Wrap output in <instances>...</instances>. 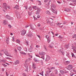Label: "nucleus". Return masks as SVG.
<instances>
[{"instance_id": "obj_1", "label": "nucleus", "mask_w": 76, "mask_h": 76, "mask_svg": "<svg viewBox=\"0 0 76 76\" xmlns=\"http://www.w3.org/2000/svg\"><path fill=\"white\" fill-rule=\"evenodd\" d=\"M56 5L55 4H52L51 6V9L52 10V12H53L54 13H55L56 15H57V10L53 9V8L56 9Z\"/></svg>"}, {"instance_id": "obj_2", "label": "nucleus", "mask_w": 76, "mask_h": 76, "mask_svg": "<svg viewBox=\"0 0 76 76\" xmlns=\"http://www.w3.org/2000/svg\"><path fill=\"white\" fill-rule=\"evenodd\" d=\"M66 50L64 48L60 49L58 50V52L59 53H61L63 55H64V52L66 51Z\"/></svg>"}, {"instance_id": "obj_3", "label": "nucleus", "mask_w": 76, "mask_h": 76, "mask_svg": "<svg viewBox=\"0 0 76 76\" xmlns=\"http://www.w3.org/2000/svg\"><path fill=\"white\" fill-rule=\"evenodd\" d=\"M39 54L41 56H42L41 57V58H43V60H44L45 59L44 58V56L46 54V53L44 52H43L42 51H41L39 52Z\"/></svg>"}, {"instance_id": "obj_4", "label": "nucleus", "mask_w": 76, "mask_h": 76, "mask_svg": "<svg viewBox=\"0 0 76 76\" xmlns=\"http://www.w3.org/2000/svg\"><path fill=\"white\" fill-rule=\"evenodd\" d=\"M20 32L21 35L24 36V35L26 33V30H22L20 31Z\"/></svg>"}, {"instance_id": "obj_5", "label": "nucleus", "mask_w": 76, "mask_h": 76, "mask_svg": "<svg viewBox=\"0 0 76 76\" xmlns=\"http://www.w3.org/2000/svg\"><path fill=\"white\" fill-rule=\"evenodd\" d=\"M3 7L4 9L5 10H7V4L6 3H3Z\"/></svg>"}, {"instance_id": "obj_6", "label": "nucleus", "mask_w": 76, "mask_h": 76, "mask_svg": "<svg viewBox=\"0 0 76 76\" xmlns=\"http://www.w3.org/2000/svg\"><path fill=\"white\" fill-rule=\"evenodd\" d=\"M6 18L8 19L9 20H12L13 18L11 17H10V16L7 15L6 16Z\"/></svg>"}, {"instance_id": "obj_7", "label": "nucleus", "mask_w": 76, "mask_h": 76, "mask_svg": "<svg viewBox=\"0 0 76 76\" xmlns=\"http://www.w3.org/2000/svg\"><path fill=\"white\" fill-rule=\"evenodd\" d=\"M73 65H69L68 67V70H72V69L73 68Z\"/></svg>"}, {"instance_id": "obj_8", "label": "nucleus", "mask_w": 76, "mask_h": 76, "mask_svg": "<svg viewBox=\"0 0 76 76\" xmlns=\"http://www.w3.org/2000/svg\"><path fill=\"white\" fill-rule=\"evenodd\" d=\"M33 36V35H32V32H30L29 33V34L28 35V37H29L30 38H31Z\"/></svg>"}, {"instance_id": "obj_9", "label": "nucleus", "mask_w": 76, "mask_h": 76, "mask_svg": "<svg viewBox=\"0 0 76 76\" xmlns=\"http://www.w3.org/2000/svg\"><path fill=\"white\" fill-rule=\"evenodd\" d=\"M47 23H48V24H50V23H51V22L52 21H51V20L50 19H48L47 20Z\"/></svg>"}, {"instance_id": "obj_10", "label": "nucleus", "mask_w": 76, "mask_h": 76, "mask_svg": "<svg viewBox=\"0 0 76 76\" xmlns=\"http://www.w3.org/2000/svg\"><path fill=\"white\" fill-rule=\"evenodd\" d=\"M57 25H58V26H59V27H60V28L63 27V25L61 24V23H57Z\"/></svg>"}, {"instance_id": "obj_11", "label": "nucleus", "mask_w": 76, "mask_h": 76, "mask_svg": "<svg viewBox=\"0 0 76 76\" xmlns=\"http://www.w3.org/2000/svg\"><path fill=\"white\" fill-rule=\"evenodd\" d=\"M5 51H4V53L6 56H10H10L8 55V52H7V50H5Z\"/></svg>"}, {"instance_id": "obj_12", "label": "nucleus", "mask_w": 76, "mask_h": 76, "mask_svg": "<svg viewBox=\"0 0 76 76\" xmlns=\"http://www.w3.org/2000/svg\"><path fill=\"white\" fill-rule=\"evenodd\" d=\"M30 29H31L32 30H34V29H35V28H34V26H32V24H30Z\"/></svg>"}, {"instance_id": "obj_13", "label": "nucleus", "mask_w": 76, "mask_h": 76, "mask_svg": "<svg viewBox=\"0 0 76 76\" xmlns=\"http://www.w3.org/2000/svg\"><path fill=\"white\" fill-rule=\"evenodd\" d=\"M50 59V57L49 56H47L45 60V61H47L48 60H49Z\"/></svg>"}, {"instance_id": "obj_14", "label": "nucleus", "mask_w": 76, "mask_h": 76, "mask_svg": "<svg viewBox=\"0 0 76 76\" xmlns=\"http://www.w3.org/2000/svg\"><path fill=\"white\" fill-rule=\"evenodd\" d=\"M19 64V61L17 60L15 62V63H14V64Z\"/></svg>"}, {"instance_id": "obj_15", "label": "nucleus", "mask_w": 76, "mask_h": 76, "mask_svg": "<svg viewBox=\"0 0 76 76\" xmlns=\"http://www.w3.org/2000/svg\"><path fill=\"white\" fill-rule=\"evenodd\" d=\"M14 9H16L17 10H19V6L16 5L15 7H14Z\"/></svg>"}, {"instance_id": "obj_16", "label": "nucleus", "mask_w": 76, "mask_h": 76, "mask_svg": "<svg viewBox=\"0 0 76 76\" xmlns=\"http://www.w3.org/2000/svg\"><path fill=\"white\" fill-rule=\"evenodd\" d=\"M47 40L48 43H49L51 41V37H48V38Z\"/></svg>"}, {"instance_id": "obj_17", "label": "nucleus", "mask_w": 76, "mask_h": 76, "mask_svg": "<svg viewBox=\"0 0 76 76\" xmlns=\"http://www.w3.org/2000/svg\"><path fill=\"white\" fill-rule=\"evenodd\" d=\"M50 25L51 26H55V23L52 21L51 23H50Z\"/></svg>"}, {"instance_id": "obj_18", "label": "nucleus", "mask_w": 76, "mask_h": 76, "mask_svg": "<svg viewBox=\"0 0 76 76\" xmlns=\"http://www.w3.org/2000/svg\"><path fill=\"white\" fill-rule=\"evenodd\" d=\"M7 23L6 21V20H4L3 21V25H6Z\"/></svg>"}, {"instance_id": "obj_19", "label": "nucleus", "mask_w": 76, "mask_h": 76, "mask_svg": "<svg viewBox=\"0 0 76 76\" xmlns=\"http://www.w3.org/2000/svg\"><path fill=\"white\" fill-rule=\"evenodd\" d=\"M33 67L32 68L33 69H36V66H35V64H33Z\"/></svg>"}, {"instance_id": "obj_20", "label": "nucleus", "mask_w": 76, "mask_h": 76, "mask_svg": "<svg viewBox=\"0 0 76 76\" xmlns=\"http://www.w3.org/2000/svg\"><path fill=\"white\" fill-rule=\"evenodd\" d=\"M16 42L17 43H18V44H20V42L19 39H17L16 41Z\"/></svg>"}, {"instance_id": "obj_21", "label": "nucleus", "mask_w": 76, "mask_h": 76, "mask_svg": "<svg viewBox=\"0 0 76 76\" xmlns=\"http://www.w3.org/2000/svg\"><path fill=\"white\" fill-rule=\"evenodd\" d=\"M64 10L66 12H69L70 10L68 8H66Z\"/></svg>"}, {"instance_id": "obj_22", "label": "nucleus", "mask_w": 76, "mask_h": 76, "mask_svg": "<svg viewBox=\"0 0 76 76\" xmlns=\"http://www.w3.org/2000/svg\"><path fill=\"white\" fill-rule=\"evenodd\" d=\"M33 8L35 9V10H37L38 9V7L36 6H33Z\"/></svg>"}, {"instance_id": "obj_23", "label": "nucleus", "mask_w": 76, "mask_h": 76, "mask_svg": "<svg viewBox=\"0 0 76 76\" xmlns=\"http://www.w3.org/2000/svg\"><path fill=\"white\" fill-rule=\"evenodd\" d=\"M26 44L27 45H29V41H26Z\"/></svg>"}, {"instance_id": "obj_24", "label": "nucleus", "mask_w": 76, "mask_h": 76, "mask_svg": "<svg viewBox=\"0 0 76 76\" xmlns=\"http://www.w3.org/2000/svg\"><path fill=\"white\" fill-rule=\"evenodd\" d=\"M60 73H61L62 74V75H64V71H60Z\"/></svg>"}, {"instance_id": "obj_25", "label": "nucleus", "mask_w": 76, "mask_h": 76, "mask_svg": "<svg viewBox=\"0 0 76 76\" xmlns=\"http://www.w3.org/2000/svg\"><path fill=\"white\" fill-rule=\"evenodd\" d=\"M1 61L2 62H3V63H5V62H6V60L5 59H3V60H0V61Z\"/></svg>"}, {"instance_id": "obj_26", "label": "nucleus", "mask_w": 76, "mask_h": 76, "mask_svg": "<svg viewBox=\"0 0 76 76\" xmlns=\"http://www.w3.org/2000/svg\"><path fill=\"white\" fill-rule=\"evenodd\" d=\"M46 14H48V15H50V12L48 11H46Z\"/></svg>"}, {"instance_id": "obj_27", "label": "nucleus", "mask_w": 76, "mask_h": 76, "mask_svg": "<svg viewBox=\"0 0 76 76\" xmlns=\"http://www.w3.org/2000/svg\"><path fill=\"white\" fill-rule=\"evenodd\" d=\"M72 57H74V58H76V57L75 56V55L73 54V53H72Z\"/></svg>"}, {"instance_id": "obj_28", "label": "nucleus", "mask_w": 76, "mask_h": 76, "mask_svg": "<svg viewBox=\"0 0 76 76\" xmlns=\"http://www.w3.org/2000/svg\"><path fill=\"white\" fill-rule=\"evenodd\" d=\"M32 48H29L28 49V51H30V52H32Z\"/></svg>"}, {"instance_id": "obj_29", "label": "nucleus", "mask_w": 76, "mask_h": 76, "mask_svg": "<svg viewBox=\"0 0 76 76\" xmlns=\"http://www.w3.org/2000/svg\"><path fill=\"white\" fill-rule=\"evenodd\" d=\"M26 68L27 69L26 70H25V71H26V72H28V66L26 65Z\"/></svg>"}, {"instance_id": "obj_30", "label": "nucleus", "mask_w": 76, "mask_h": 76, "mask_svg": "<svg viewBox=\"0 0 76 76\" xmlns=\"http://www.w3.org/2000/svg\"><path fill=\"white\" fill-rule=\"evenodd\" d=\"M28 9L30 10H32V8L31 7H28Z\"/></svg>"}, {"instance_id": "obj_31", "label": "nucleus", "mask_w": 76, "mask_h": 76, "mask_svg": "<svg viewBox=\"0 0 76 76\" xmlns=\"http://www.w3.org/2000/svg\"><path fill=\"white\" fill-rule=\"evenodd\" d=\"M37 12H40V11H41V10H40V9L39 8H38L37 9Z\"/></svg>"}, {"instance_id": "obj_32", "label": "nucleus", "mask_w": 76, "mask_h": 76, "mask_svg": "<svg viewBox=\"0 0 76 76\" xmlns=\"http://www.w3.org/2000/svg\"><path fill=\"white\" fill-rule=\"evenodd\" d=\"M32 54V53H28V55H29V56L30 57V58H32V56L30 55V54Z\"/></svg>"}, {"instance_id": "obj_33", "label": "nucleus", "mask_w": 76, "mask_h": 76, "mask_svg": "<svg viewBox=\"0 0 76 76\" xmlns=\"http://www.w3.org/2000/svg\"><path fill=\"white\" fill-rule=\"evenodd\" d=\"M6 42L7 43V44H8L9 43V40L7 39L6 40Z\"/></svg>"}, {"instance_id": "obj_34", "label": "nucleus", "mask_w": 76, "mask_h": 76, "mask_svg": "<svg viewBox=\"0 0 76 76\" xmlns=\"http://www.w3.org/2000/svg\"><path fill=\"white\" fill-rule=\"evenodd\" d=\"M49 48H53V46L52 45H50L49 46Z\"/></svg>"}, {"instance_id": "obj_35", "label": "nucleus", "mask_w": 76, "mask_h": 76, "mask_svg": "<svg viewBox=\"0 0 76 76\" xmlns=\"http://www.w3.org/2000/svg\"><path fill=\"white\" fill-rule=\"evenodd\" d=\"M57 70H56L55 71V73L56 74V75H57Z\"/></svg>"}, {"instance_id": "obj_36", "label": "nucleus", "mask_w": 76, "mask_h": 76, "mask_svg": "<svg viewBox=\"0 0 76 76\" xmlns=\"http://www.w3.org/2000/svg\"><path fill=\"white\" fill-rule=\"evenodd\" d=\"M51 72V71H46V73H50V72Z\"/></svg>"}, {"instance_id": "obj_37", "label": "nucleus", "mask_w": 76, "mask_h": 76, "mask_svg": "<svg viewBox=\"0 0 76 76\" xmlns=\"http://www.w3.org/2000/svg\"><path fill=\"white\" fill-rule=\"evenodd\" d=\"M21 49H22V48H18V50H19V51H21Z\"/></svg>"}, {"instance_id": "obj_38", "label": "nucleus", "mask_w": 76, "mask_h": 76, "mask_svg": "<svg viewBox=\"0 0 76 76\" xmlns=\"http://www.w3.org/2000/svg\"><path fill=\"white\" fill-rule=\"evenodd\" d=\"M8 27L9 28H12V26L10 25H8Z\"/></svg>"}, {"instance_id": "obj_39", "label": "nucleus", "mask_w": 76, "mask_h": 76, "mask_svg": "<svg viewBox=\"0 0 76 76\" xmlns=\"http://www.w3.org/2000/svg\"><path fill=\"white\" fill-rule=\"evenodd\" d=\"M66 63L67 64H69V63H70V61H66Z\"/></svg>"}, {"instance_id": "obj_40", "label": "nucleus", "mask_w": 76, "mask_h": 76, "mask_svg": "<svg viewBox=\"0 0 76 76\" xmlns=\"http://www.w3.org/2000/svg\"><path fill=\"white\" fill-rule=\"evenodd\" d=\"M58 38H59L60 39H63L62 37L61 36H59V37H58Z\"/></svg>"}, {"instance_id": "obj_41", "label": "nucleus", "mask_w": 76, "mask_h": 76, "mask_svg": "<svg viewBox=\"0 0 76 76\" xmlns=\"http://www.w3.org/2000/svg\"><path fill=\"white\" fill-rule=\"evenodd\" d=\"M51 69H55L56 68L55 67H51Z\"/></svg>"}, {"instance_id": "obj_42", "label": "nucleus", "mask_w": 76, "mask_h": 76, "mask_svg": "<svg viewBox=\"0 0 76 76\" xmlns=\"http://www.w3.org/2000/svg\"><path fill=\"white\" fill-rule=\"evenodd\" d=\"M37 18H40V16H39V15H37Z\"/></svg>"}, {"instance_id": "obj_43", "label": "nucleus", "mask_w": 76, "mask_h": 76, "mask_svg": "<svg viewBox=\"0 0 76 76\" xmlns=\"http://www.w3.org/2000/svg\"><path fill=\"white\" fill-rule=\"evenodd\" d=\"M30 60H31V58H28V59H27V61H30Z\"/></svg>"}, {"instance_id": "obj_44", "label": "nucleus", "mask_w": 76, "mask_h": 76, "mask_svg": "<svg viewBox=\"0 0 76 76\" xmlns=\"http://www.w3.org/2000/svg\"><path fill=\"white\" fill-rule=\"evenodd\" d=\"M3 66H4V67H7V65H6V64H2Z\"/></svg>"}, {"instance_id": "obj_45", "label": "nucleus", "mask_w": 76, "mask_h": 76, "mask_svg": "<svg viewBox=\"0 0 76 76\" xmlns=\"http://www.w3.org/2000/svg\"><path fill=\"white\" fill-rule=\"evenodd\" d=\"M76 37V34H75L74 36V37H72L73 38H75Z\"/></svg>"}, {"instance_id": "obj_46", "label": "nucleus", "mask_w": 76, "mask_h": 76, "mask_svg": "<svg viewBox=\"0 0 76 76\" xmlns=\"http://www.w3.org/2000/svg\"><path fill=\"white\" fill-rule=\"evenodd\" d=\"M73 75H74V74H73V73H72L70 74V75L71 76H73Z\"/></svg>"}, {"instance_id": "obj_47", "label": "nucleus", "mask_w": 76, "mask_h": 76, "mask_svg": "<svg viewBox=\"0 0 76 76\" xmlns=\"http://www.w3.org/2000/svg\"><path fill=\"white\" fill-rule=\"evenodd\" d=\"M34 20H37V19H37V18L35 17H34Z\"/></svg>"}, {"instance_id": "obj_48", "label": "nucleus", "mask_w": 76, "mask_h": 76, "mask_svg": "<svg viewBox=\"0 0 76 76\" xmlns=\"http://www.w3.org/2000/svg\"><path fill=\"white\" fill-rule=\"evenodd\" d=\"M72 2H73V3H74V2H75L76 1V0H72Z\"/></svg>"}, {"instance_id": "obj_49", "label": "nucleus", "mask_w": 76, "mask_h": 76, "mask_svg": "<svg viewBox=\"0 0 76 76\" xmlns=\"http://www.w3.org/2000/svg\"><path fill=\"white\" fill-rule=\"evenodd\" d=\"M47 74H46V76H49V73H46Z\"/></svg>"}, {"instance_id": "obj_50", "label": "nucleus", "mask_w": 76, "mask_h": 76, "mask_svg": "<svg viewBox=\"0 0 76 76\" xmlns=\"http://www.w3.org/2000/svg\"><path fill=\"white\" fill-rule=\"evenodd\" d=\"M39 12H37V11L36 12V15H39Z\"/></svg>"}, {"instance_id": "obj_51", "label": "nucleus", "mask_w": 76, "mask_h": 76, "mask_svg": "<svg viewBox=\"0 0 76 76\" xmlns=\"http://www.w3.org/2000/svg\"><path fill=\"white\" fill-rule=\"evenodd\" d=\"M46 8H47V9H49V6L47 5V6L46 7Z\"/></svg>"}, {"instance_id": "obj_52", "label": "nucleus", "mask_w": 76, "mask_h": 76, "mask_svg": "<svg viewBox=\"0 0 76 76\" xmlns=\"http://www.w3.org/2000/svg\"><path fill=\"white\" fill-rule=\"evenodd\" d=\"M47 1H48V0H44L45 3H47Z\"/></svg>"}, {"instance_id": "obj_53", "label": "nucleus", "mask_w": 76, "mask_h": 76, "mask_svg": "<svg viewBox=\"0 0 76 76\" xmlns=\"http://www.w3.org/2000/svg\"><path fill=\"white\" fill-rule=\"evenodd\" d=\"M41 73H40V74H39V76H43V73H42V75H41Z\"/></svg>"}, {"instance_id": "obj_54", "label": "nucleus", "mask_w": 76, "mask_h": 76, "mask_svg": "<svg viewBox=\"0 0 76 76\" xmlns=\"http://www.w3.org/2000/svg\"><path fill=\"white\" fill-rule=\"evenodd\" d=\"M22 54H24L25 56H26V53H25V52H23Z\"/></svg>"}, {"instance_id": "obj_55", "label": "nucleus", "mask_w": 76, "mask_h": 76, "mask_svg": "<svg viewBox=\"0 0 76 76\" xmlns=\"http://www.w3.org/2000/svg\"><path fill=\"white\" fill-rule=\"evenodd\" d=\"M38 1L39 3V5H41V2L39 1Z\"/></svg>"}, {"instance_id": "obj_56", "label": "nucleus", "mask_w": 76, "mask_h": 76, "mask_svg": "<svg viewBox=\"0 0 76 76\" xmlns=\"http://www.w3.org/2000/svg\"><path fill=\"white\" fill-rule=\"evenodd\" d=\"M28 15L29 16H31V15H32V14L29 12H28Z\"/></svg>"}, {"instance_id": "obj_57", "label": "nucleus", "mask_w": 76, "mask_h": 76, "mask_svg": "<svg viewBox=\"0 0 76 76\" xmlns=\"http://www.w3.org/2000/svg\"><path fill=\"white\" fill-rule=\"evenodd\" d=\"M37 36L39 37V39H41V37H40V36H39V35H37Z\"/></svg>"}, {"instance_id": "obj_58", "label": "nucleus", "mask_w": 76, "mask_h": 76, "mask_svg": "<svg viewBox=\"0 0 76 76\" xmlns=\"http://www.w3.org/2000/svg\"><path fill=\"white\" fill-rule=\"evenodd\" d=\"M64 72V73H68V71H65Z\"/></svg>"}, {"instance_id": "obj_59", "label": "nucleus", "mask_w": 76, "mask_h": 76, "mask_svg": "<svg viewBox=\"0 0 76 76\" xmlns=\"http://www.w3.org/2000/svg\"><path fill=\"white\" fill-rule=\"evenodd\" d=\"M36 47H37V48H39V46L38 45H37L36 46Z\"/></svg>"}, {"instance_id": "obj_60", "label": "nucleus", "mask_w": 76, "mask_h": 76, "mask_svg": "<svg viewBox=\"0 0 76 76\" xmlns=\"http://www.w3.org/2000/svg\"><path fill=\"white\" fill-rule=\"evenodd\" d=\"M26 8V9H27V7H28V6H24Z\"/></svg>"}, {"instance_id": "obj_61", "label": "nucleus", "mask_w": 76, "mask_h": 76, "mask_svg": "<svg viewBox=\"0 0 76 76\" xmlns=\"http://www.w3.org/2000/svg\"><path fill=\"white\" fill-rule=\"evenodd\" d=\"M15 53H17V50H16L15 48Z\"/></svg>"}, {"instance_id": "obj_62", "label": "nucleus", "mask_w": 76, "mask_h": 76, "mask_svg": "<svg viewBox=\"0 0 76 76\" xmlns=\"http://www.w3.org/2000/svg\"><path fill=\"white\" fill-rule=\"evenodd\" d=\"M18 18H20V15H18Z\"/></svg>"}, {"instance_id": "obj_63", "label": "nucleus", "mask_w": 76, "mask_h": 76, "mask_svg": "<svg viewBox=\"0 0 76 76\" xmlns=\"http://www.w3.org/2000/svg\"><path fill=\"white\" fill-rule=\"evenodd\" d=\"M72 70H73V72H76V71H75V69H72Z\"/></svg>"}, {"instance_id": "obj_64", "label": "nucleus", "mask_w": 76, "mask_h": 76, "mask_svg": "<svg viewBox=\"0 0 76 76\" xmlns=\"http://www.w3.org/2000/svg\"><path fill=\"white\" fill-rule=\"evenodd\" d=\"M36 56H37V57H40L38 55L36 54Z\"/></svg>"}]
</instances>
